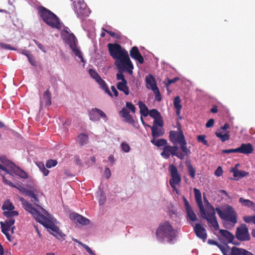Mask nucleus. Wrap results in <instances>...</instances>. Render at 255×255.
I'll return each instance as SVG.
<instances>
[{"instance_id":"f257e3e1","label":"nucleus","mask_w":255,"mask_h":255,"mask_svg":"<svg viewBox=\"0 0 255 255\" xmlns=\"http://www.w3.org/2000/svg\"><path fill=\"white\" fill-rule=\"evenodd\" d=\"M22 207L30 213L33 217L39 223L47 229V230L57 239L62 238L65 235L62 233L58 227L44 215L40 214L38 211L33 207L31 203L25 200L23 198L20 197Z\"/></svg>"},{"instance_id":"f03ea898","label":"nucleus","mask_w":255,"mask_h":255,"mask_svg":"<svg viewBox=\"0 0 255 255\" xmlns=\"http://www.w3.org/2000/svg\"><path fill=\"white\" fill-rule=\"evenodd\" d=\"M194 192L195 200L199 208L202 218L206 219L215 230H218L219 225L216 217V213L214 207L211 206V208L206 212L202 202V196L200 191L197 188H194Z\"/></svg>"},{"instance_id":"7ed1b4c3","label":"nucleus","mask_w":255,"mask_h":255,"mask_svg":"<svg viewBox=\"0 0 255 255\" xmlns=\"http://www.w3.org/2000/svg\"><path fill=\"white\" fill-rule=\"evenodd\" d=\"M216 210L220 218L224 221V227L230 229L238 222V214L231 205H226L222 209L216 208Z\"/></svg>"},{"instance_id":"20e7f679","label":"nucleus","mask_w":255,"mask_h":255,"mask_svg":"<svg viewBox=\"0 0 255 255\" xmlns=\"http://www.w3.org/2000/svg\"><path fill=\"white\" fill-rule=\"evenodd\" d=\"M156 235L160 241L166 240L168 243L171 244L176 237V231L168 222H165L159 225L156 230Z\"/></svg>"},{"instance_id":"39448f33","label":"nucleus","mask_w":255,"mask_h":255,"mask_svg":"<svg viewBox=\"0 0 255 255\" xmlns=\"http://www.w3.org/2000/svg\"><path fill=\"white\" fill-rule=\"evenodd\" d=\"M38 14L47 25L53 28L60 29L61 24L59 18L50 10L40 6L38 8Z\"/></svg>"},{"instance_id":"423d86ee","label":"nucleus","mask_w":255,"mask_h":255,"mask_svg":"<svg viewBox=\"0 0 255 255\" xmlns=\"http://www.w3.org/2000/svg\"><path fill=\"white\" fill-rule=\"evenodd\" d=\"M169 137L170 141L174 144H179L183 152L189 154L190 151L187 147V142L185 140L183 132L181 129L180 125L178 128V130H171L169 133Z\"/></svg>"},{"instance_id":"0eeeda50","label":"nucleus","mask_w":255,"mask_h":255,"mask_svg":"<svg viewBox=\"0 0 255 255\" xmlns=\"http://www.w3.org/2000/svg\"><path fill=\"white\" fill-rule=\"evenodd\" d=\"M0 161L1 163L3 164L2 165L6 167L8 171L11 173V175L14 174L21 178H28V175L24 170L20 169L9 160L7 159L5 156H0Z\"/></svg>"},{"instance_id":"6e6552de","label":"nucleus","mask_w":255,"mask_h":255,"mask_svg":"<svg viewBox=\"0 0 255 255\" xmlns=\"http://www.w3.org/2000/svg\"><path fill=\"white\" fill-rule=\"evenodd\" d=\"M126 107H124L121 111L119 112L120 116L123 118V121L126 123L130 124L134 126L135 123L131 115L129 114V112L132 113H135L136 108L134 105L129 102H126Z\"/></svg>"},{"instance_id":"1a4fd4ad","label":"nucleus","mask_w":255,"mask_h":255,"mask_svg":"<svg viewBox=\"0 0 255 255\" xmlns=\"http://www.w3.org/2000/svg\"><path fill=\"white\" fill-rule=\"evenodd\" d=\"M108 47L110 55L116 60L128 54V51L118 43H109Z\"/></svg>"},{"instance_id":"9d476101","label":"nucleus","mask_w":255,"mask_h":255,"mask_svg":"<svg viewBox=\"0 0 255 255\" xmlns=\"http://www.w3.org/2000/svg\"><path fill=\"white\" fill-rule=\"evenodd\" d=\"M63 39L66 43L69 45L75 55L80 58L82 62H84L82 53L77 46L78 41L74 34L73 33H70L68 35H65Z\"/></svg>"},{"instance_id":"9b49d317","label":"nucleus","mask_w":255,"mask_h":255,"mask_svg":"<svg viewBox=\"0 0 255 255\" xmlns=\"http://www.w3.org/2000/svg\"><path fill=\"white\" fill-rule=\"evenodd\" d=\"M115 64L119 69V72L127 71L130 74L132 73L133 66L128 54H127L121 59L116 60Z\"/></svg>"},{"instance_id":"f8f14e48","label":"nucleus","mask_w":255,"mask_h":255,"mask_svg":"<svg viewBox=\"0 0 255 255\" xmlns=\"http://www.w3.org/2000/svg\"><path fill=\"white\" fill-rule=\"evenodd\" d=\"M169 171L171 178L169 180V184L173 191H175L177 194L179 193L178 190L176 188V185H179L181 182V177L178 171L177 167L173 164L169 166Z\"/></svg>"},{"instance_id":"ddd939ff","label":"nucleus","mask_w":255,"mask_h":255,"mask_svg":"<svg viewBox=\"0 0 255 255\" xmlns=\"http://www.w3.org/2000/svg\"><path fill=\"white\" fill-rule=\"evenodd\" d=\"M178 147L177 146H171L166 144L164 146L162 152L160 153L161 155L165 159H168L170 155L175 156L180 159L184 158L185 156L188 154H185L184 152H177Z\"/></svg>"},{"instance_id":"4468645a","label":"nucleus","mask_w":255,"mask_h":255,"mask_svg":"<svg viewBox=\"0 0 255 255\" xmlns=\"http://www.w3.org/2000/svg\"><path fill=\"white\" fill-rule=\"evenodd\" d=\"M74 10L78 17L83 19L89 16L90 11L84 0H78L73 2Z\"/></svg>"},{"instance_id":"2eb2a0df","label":"nucleus","mask_w":255,"mask_h":255,"mask_svg":"<svg viewBox=\"0 0 255 255\" xmlns=\"http://www.w3.org/2000/svg\"><path fill=\"white\" fill-rule=\"evenodd\" d=\"M116 79L118 81H120L117 83V89L126 95H129V89L128 86V82L123 72H118L116 75Z\"/></svg>"},{"instance_id":"dca6fc26","label":"nucleus","mask_w":255,"mask_h":255,"mask_svg":"<svg viewBox=\"0 0 255 255\" xmlns=\"http://www.w3.org/2000/svg\"><path fill=\"white\" fill-rule=\"evenodd\" d=\"M236 237L240 241H247L250 240L248 228L246 224H242L237 228Z\"/></svg>"},{"instance_id":"f3484780","label":"nucleus","mask_w":255,"mask_h":255,"mask_svg":"<svg viewBox=\"0 0 255 255\" xmlns=\"http://www.w3.org/2000/svg\"><path fill=\"white\" fill-rule=\"evenodd\" d=\"M229 128V124L228 123H226L223 127H221L219 129H218L215 132L216 136L218 137L222 142H224L230 139V131H227L225 132V131Z\"/></svg>"},{"instance_id":"a211bd4d","label":"nucleus","mask_w":255,"mask_h":255,"mask_svg":"<svg viewBox=\"0 0 255 255\" xmlns=\"http://www.w3.org/2000/svg\"><path fill=\"white\" fill-rule=\"evenodd\" d=\"M36 191V189L34 190H27L24 195L31 198V201L34 203V205L41 209L44 214L48 215L47 211L39 205V200L35 194Z\"/></svg>"},{"instance_id":"6ab92c4d","label":"nucleus","mask_w":255,"mask_h":255,"mask_svg":"<svg viewBox=\"0 0 255 255\" xmlns=\"http://www.w3.org/2000/svg\"><path fill=\"white\" fill-rule=\"evenodd\" d=\"M90 120L92 121H98L100 118L99 116L104 119H107L106 114L100 109L93 108L89 112Z\"/></svg>"},{"instance_id":"aec40b11","label":"nucleus","mask_w":255,"mask_h":255,"mask_svg":"<svg viewBox=\"0 0 255 255\" xmlns=\"http://www.w3.org/2000/svg\"><path fill=\"white\" fill-rule=\"evenodd\" d=\"M183 200L184 202V207L187 214V217L191 221H196L197 220V216L195 212H194L192 208L190 206L187 199L185 197H183Z\"/></svg>"},{"instance_id":"412c9836","label":"nucleus","mask_w":255,"mask_h":255,"mask_svg":"<svg viewBox=\"0 0 255 255\" xmlns=\"http://www.w3.org/2000/svg\"><path fill=\"white\" fill-rule=\"evenodd\" d=\"M69 218L75 223H79L83 225H87L90 223V220L76 213L70 214Z\"/></svg>"},{"instance_id":"4be33fe9","label":"nucleus","mask_w":255,"mask_h":255,"mask_svg":"<svg viewBox=\"0 0 255 255\" xmlns=\"http://www.w3.org/2000/svg\"><path fill=\"white\" fill-rule=\"evenodd\" d=\"M219 233L221 237V239L226 242V244L231 243L235 239L234 235L227 230L220 229Z\"/></svg>"},{"instance_id":"5701e85b","label":"nucleus","mask_w":255,"mask_h":255,"mask_svg":"<svg viewBox=\"0 0 255 255\" xmlns=\"http://www.w3.org/2000/svg\"><path fill=\"white\" fill-rule=\"evenodd\" d=\"M194 232L196 236L205 241L207 237L206 229L202 227L200 224H196L194 229Z\"/></svg>"},{"instance_id":"b1692460","label":"nucleus","mask_w":255,"mask_h":255,"mask_svg":"<svg viewBox=\"0 0 255 255\" xmlns=\"http://www.w3.org/2000/svg\"><path fill=\"white\" fill-rule=\"evenodd\" d=\"M129 54L131 57L137 61L139 63L142 64L144 62V58L140 53L137 47H132L129 51Z\"/></svg>"},{"instance_id":"393cba45","label":"nucleus","mask_w":255,"mask_h":255,"mask_svg":"<svg viewBox=\"0 0 255 255\" xmlns=\"http://www.w3.org/2000/svg\"><path fill=\"white\" fill-rule=\"evenodd\" d=\"M208 243L211 245L217 246L220 249L223 255H225V253H227V255H229L231 248H230V247L227 244L225 245H222L219 244L217 242L212 239H209L208 240Z\"/></svg>"},{"instance_id":"a878e982","label":"nucleus","mask_w":255,"mask_h":255,"mask_svg":"<svg viewBox=\"0 0 255 255\" xmlns=\"http://www.w3.org/2000/svg\"><path fill=\"white\" fill-rule=\"evenodd\" d=\"M146 87L152 91L158 88L155 78L151 74H149L145 77Z\"/></svg>"},{"instance_id":"bb28decb","label":"nucleus","mask_w":255,"mask_h":255,"mask_svg":"<svg viewBox=\"0 0 255 255\" xmlns=\"http://www.w3.org/2000/svg\"><path fill=\"white\" fill-rule=\"evenodd\" d=\"M0 174L2 176L3 181L5 184H7L11 187H14L17 189L20 192L25 194V192L27 191V189L24 187H23L22 185L20 184H18L17 185H14L11 182L9 181V180L6 179V178L5 177V174H2L1 173Z\"/></svg>"},{"instance_id":"cd10ccee","label":"nucleus","mask_w":255,"mask_h":255,"mask_svg":"<svg viewBox=\"0 0 255 255\" xmlns=\"http://www.w3.org/2000/svg\"><path fill=\"white\" fill-rule=\"evenodd\" d=\"M239 148V153L243 154H250L253 152V147L252 144L249 143L247 144L242 143Z\"/></svg>"},{"instance_id":"c85d7f7f","label":"nucleus","mask_w":255,"mask_h":255,"mask_svg":"<svg viewBox=\"0 0 255 255\" xmlns=\"http://www.w3.org/2000/svg\"><path fill=\"white\" fill-rule=\"evenodd\" d=\"M151 130V135L153 138H156L159 136H162L164 134V130L162 128H158L156 125L149 126Z\"/></svg>"},{"instance_id":"c756f323","label":"nucleus","mask_w":255,"mask_h":255,"mask_svg":"<svg viewBox=\"0 0 255 255\" xmlns=\"http://www.w3.org/2000/svg\"><path fill=\"white\" fill-rule=\"evenodd\" d=\"M239 202L243 207L255 210V203L249 199H246L243 197H240L239 198Z\"/></svg>"},{"instance_id":"7c9ffc66","label":"nucleus","mask_w":255,"mask_h":255,"mask_svg":"<svg viewBox=\"0 0 255 255\" xmlns=\"http://www.w3.org/2000/svg\"><path fill=\"white\" fill-rule=\"evenodd\" d=\"M96 82L100 85V88L103 90L106 94H108L110 97H113V94L109 90L107 84L105 81L101 78V77L96 81Z\"/></svg>"},{"instance_id":"2f4dec72","label":"nucleus","mask_w":255,"mask_h":255,"mask_svg":"<svg viewBox=\"0 0 255 255\" xmlns=\"http://www.w3.org/2000/svg\"><path fill=\"white\" fill-rule=\"evenodd\" d=\"M88 139L89 136L87 134L85 133H81L77 137L76 140L79 145L82 146L88 143Z\"/></svg>"},{"instance_id":"473e14b6","label":"nucleus","mask_w":255,"mask_h":255,"mask_svg":"<svg viewBox=\"0 0 255 255\" xmlns=\"http://www.w3.org/2000/svg\"><path fill=\"white\" fill-rule=\"evenodd\" d=\"M232 172L233 173L234 177L237 178V179L246 176L249 174V172L244 170H239L236 168L232 169Z\"/></svg>"},{"instance_id":"72a5a7b5","label":"nucleus","mask_w":255,"mask_h":255,"mask_svg":"<svg viewBox=\"0 0 255 255\" xmlns=\"http://www.w3.org/2000/svg\"><path fill=\"white\" fill-rule=\"evenodd\" d=\"M174 106L176 109V113L177 115H179L180 114V110L182 108L181 105V100L180 97L177 96L174 99Z\"/></svg>"},{"instance_id":"f704fd0d","label":"nucleus","mask_w":255,"mask_h":255,"mask_svg":"<svg viewBox=\"0 0 255 255\" xmlns=\"http://www.w3.org/2000/svg\"><path fill=\"white\" fill-rule=\"evenodd\" d=\"M43 100L45 101L46 106H49L51 105V93L49 89L44 93Z\"/></svg>"},{"instance_id":"c9c22d12","label":"nucleus","mask_w":255,"mask_h":255,"mask_svg":"<svg viewBox=\"0 0 255 255\" xmlns=\"http://www.w3.org/2000/svg\"><path fill=\"white\" fill-rule=\"evenodd\" d=\"M156 138H153L151 140V142L152 144L154 145L157 146V147H160L162 146H165L167 143V140L165 139H159L157 140H155Z\"/></svg>"},{"instance_id":"e433bc0d","label":"nucleus","mask_w":255,"mask_h":255,"mask_svg":"<svg viewBox=\"0 0 255 255\" xmlns=\"http://www.w3.org/2000/svg\"><path fill=\"white\" fill-rule=\"evenodd\" d=\"M0 225H1V232H2V233L3 234L5 235L6 238L8 240H10V235L8 233V231L10 230V227H9L8 226H7L6 225V224H5L4 222V223L1 222Z\"/></svg>"},{"instance_id":"4c0bfd02","label":"nucleus","mask_w":255,"mask_h":255,"mask_svg":"<svg viewBox=\"0 0 255 255\" xmlns=\"http://www.w3.org/2000/svg\"><path fill=\"white\" fill-rule=\"evenodd\" d=\"M139 107L140 109V114L144 117H146L148 115V110L146 106L142 102H139Z\"/></svg>"},{"instance_id":"58836bf2","label":"nucleus","mask_w":255,"mask_h":255,"mask_svg":"<svg viewBox=\"0 0 255 255\" xmlns=\"http://www.w3.org/2000/svg\"><path fill=\"white\" fill-rule=\"evenodd\" d=\"M1 208L4 211L5 210H13L14 209V206L9 200H6L4 202Z\"/></svg>"},{"instance_id":"ea45409f","label":"nucleus","mask_w":255,"mask_h":255,"mask_svg":"<svg viewBox=\"0 0 255 255\" xmlns=\"http://www.w3.org/2000/svg\"><path fill=\"white\" fill-rule=\"evenodd\" d=\"M186 166L189 175L192 178L194 179L195 177V169L190 162L186 163Z\"/></svg>"},{"instance_id":"a19ab883","label":"nucleus","mask_w":255,"mask_h":255,"mask_svg":"<svg viewBox=\"0 0 255 255\" xmlns=\"http://www.w3.org/2000/svg\"><path fill=\"white\" fill-rule=\"evenodd\" d=\"M3 214L4 216L7 217L8 218H11L14 216H17L18 215V213L17 211H13V210L4 211Z\"/></svg>"},{"instance_id":"79ce46f5","label":"nucleus","mask_w":255,"mask_h":255,"mask_svg":"<svg viewBox=\"0 0 255 255\" xmlns=\"http://www.w3.org/2000/svg\"><path fill=\"white\" fill-rule=\"evenodd\" d=\"M150 117L156 119L161 116L160 113L156 109H152L148 113Z\"/></svg>"},{"instance_id":"37998d69","label":"nucleus","mask_w":255,"mask_h":255,"mask_svg":"<svg viewBox=\"0 0 255 255\" xmlns=\"http://www.w3.org/2000/svg\"><path fill=\"white\" fill-rule=\"evenodd\" d=\"M89 73L90 75V76L95 80V81H97L99 80L101 77L99 75V74L94 70L92 69H90L89 70Z\"/></svg>"},{"instance_id":"c03bdc74","label":"nucleus","mask_w":255,"mask_h":255,"mask_svg":"<svg viewBox=\"0 0 255 255\" xmlns=\"http://www.w3.org/2000/svg\"><path fill=\"white\" fill-rule=\"evenodd\" d=\"M243 220L246 223H253L255 225V215L245 216L243 217Z\"/></svg>"},{"instance_id":"a18cd8bd","label":"nucleus","mask_w":255,"mask_h":255,"mask_svg":"<svg viewBox=\"0 0 255 255\" xmlns=\"http://www.w3.org/2000/svg\"><path fill=\"white\" fill-rule=\"evenodd\" d=\"M197 141L199 142L203 143L204 145L208 146V141L206 139V135L204 134L198 135L197 137Z\"/></svg>"},{"instance_id":"49530a36","label":"nucleus","mask_w":255,"mask_h":255,"mask_svg":"<svg viewBox=\"0 0 255 255\" xmlns=\"http://www.w3.org/2000/svg\"><path fill=\"white\" fill-rule=\"evenodd\" d=\"M57 164V161L55 159H49L46 162L45 166L47 168H50L55 167Z\"/></svg>"},{"instance_id":"de8ad7c7","label":"nucleus","mask_w":255,"mask_h":255,"mask_svg":"<svg viewBox=\"0 0 255 255\" xmlns=\"http://www.w3.org/2000/svg\"><path fill=\"white\" fill-rule=\"evenodd\" d=\"M153 125H156L157 127L159 126V127H162L163 126V122L161 116L154 119Z\"/></svg>"},{"instance_id":"09e8293b","label":"nucleus","mask_w":255,"mask_h":255,"mask_svg":"<svg viewBox=\"0 0 255 255\" xmlns=\"http://www.w3.org/2000/svg\"><path fill=\"white\" fill-rule=\"evenodd\" d=\"M79 244L81 245L90 255H96L88 246L82 243H79Z\"/></svg>"},{"instance_id":"8fccbe9b","label":"nucleus","mask_w":255,"mask_h":255,"mask_svg":"<svg viewBox=\"0 0 255 255\" xmlns=\"http://www.w3.org/2000/svg\"><path fill=\"white\" fill-rule=\"evenodd\" d=\"M103 30L108 33L111 37L116 38L117 39H120L121 38V35L120 34L115 33L114 32H113L112 31H110L108 30H106L105 29H103Z\"/></svg>"},{"instance_id":"3c124183","label":"nucleus","mask_w":255,"mask_h":255,"mask_svg":"<svg viewBox=\"0 0 255 255\" xmlns=\"http://www.w3.org/2000/svg\"><path fill=\"white\" fill-rule=\"evenodd\" d=\"M179 80V78L178 77H174V78L172 79H169L168 78H167L166 82V86L167 87L169 85L172 83H174L178 81Z\"/></svg>"},{"instance_id":"603ef678","label":"nucleus","mask_w":255,"mask_h":255,"mask_svg":"<svg viewBox=\"0 0 255 255\" xmlns=\"http://www.w3.org/2000/svg\"><path fill=\"white\" fill-rule=\"evenodd\" d=\"M152 91L155 94L156 100L158 102L160 101L161 100V96L160 94L159 89H155V90H153Z\"/></svg>"},{"instance_id":"864d4df0","label":"nucleus","mask_w":255,"mask_h":255,"mask_svg":"<svg viewBox=\"0 0 255 255\" xmlns=\"http://www.w3.org/2000/svg\"><path fill=\"white\" fill-rule=\"evenodd\" d=\"M121 147L122 150L125 152H129L130 148L129 145L125 142H123L121 144Z\"/></svg>"},{"instance_id":"5fc2aeb1","label":"nucleus","mask_w":255,"mask_h":255,"mask_svg":"<svg viewBox=\"0 0 255 255\" xmlns=\"http://www.w3.org/2000/svg\"><path fill=\"white\" fill-rule=\"evenodd\" d=\"M0 46L4 49L7 50H15V48L12 47L10 45L4 43L2 42L0 43Z\"/></svg>"},{"instance_id":"6e6d98bb","label":"nucleus","mask_w":255,"mask_h":255,"mask_svg":"<svg viewBox=\"0 0 255 255\" xmlns=\"http://www.w3.org/2000/svg\"><path fill=\"white\" fill-rule=\"evenodd\" d=\"M14 222L15 220L13 218H8V220L4 221V223L10 228L14 224Z\"/></svg>"},{"instance_id":"4d7b16f0","label":"nucleus","mask_w":255,"mask_h":255,"mask_svg":"<svg viewBox=\"0 0 255 255\" xmlns=\"http://www.w3.org/2000/svg\"><path fill=\"white\" fill-rule=\"evenodd\" d=\"M233 152H239V148L236 149H224L222 150L223 153H230Z\"/></svg>"},{"instance_id":"13d9d810","label":"nucleus","mask_w":255,"mask_h":255,"mask_svg":"<svg viewBox=\"0 0 255 255\" xmlns=\"http://www.w3.org/2000/svg\"><path fill=\"white\" fill-rule=\"evenodd\" d=\"M215 175L218 177L221 176L223 174V169L221 166H218L215 171Z\"/></svg>"},{"instance_id":"bf43d9fd","label":"nucleus","mask_w":255,"mask_h":255,"mask_svg":"<svg viewBox=\"0 0 255 255\" xmlns=\"http://www.w3.org/2000/svg\"><path fill=\"white\" fill-rule=\"evenodd\" d=\"M214 123H215L214 120L213 119H210V120H209L207 121V122L205 126L207 128H211L214 126Z\"/></svg>"},{"instance_id":"052dcab7","label":"nucleus","mask_w":255,"mask_h":255,"mask_svg":"<svg viewBox=\"0 0 255 255\" xmlns=\"http://www.w3.org/2000/svg\"><path fill=\"white\" fill-rule=\"evenodd\" d=\"M34 43L36 44V45L37 46V47L41 50L43 52H46V50H45V47L42 44H41L40 43H39V42H38L37 41L35 40H33Z\"/></svg>"},{"instance_id":"680f3d73","label":"nucleus","mask_w":255,"mask_h":255,"mask_svg":"<svg viewBox=\"0 0 255 255\" xmlns=\"http://www.w3.org/2000/svg\"><path fill=\"white\" fill-rule=\"evenodd\" d=\"M105 175L107 178H109L111 176V170L108 167L106 168V169H105Z\"/></svg>"},{"instance_id":"e2e57ef3","label":"nucleus","mask_w":255,"mask_h":255,"mask_svg":"<svg viewBox=\"0 0 255 255\" xmlns=\"http://www.w3.org/2000/svg\"><path fill=\"white\" fill-rule=\"evenodd\" d=\"M111 90H112V92H113L115 96L116 97H117L119 96V92H118L117 90L116 89V88H115V87L114 86H111Z\"/></svg>"},{"instance_id":"0e129e2a","label":"nucleus","mask_w":255,"mask_h":255,"mask_svg":"<svg viewBox=\"0 0 255 255\" xmlns=\"http://www.w3.org/2000/svg\"><path fill=\"white\" fill-rule=\"evenodd\" d=\"M28 59L29 63L32 65L35 66V62L34 58L33 56H32V55L30 57H28Z\"/></svg>"},{"instance_id":"69168bd1","label":"nucleus","mask_w":255,"mask_h":255,"mask_svg":"<svg viewBox=\"0 0 255 255\" xmlns=\"http://www.w3.org/2000/svg\"><path fill=\"white\" fill-rule=\"evenodd\" d=\"M40 171L42 172L44 176H47L48 175L49 173V171L45 168V167H44L43 168H42Z\"/></svg>"},{"instance_id":"338daca9","label":"nucleus","mask_w":255,"mask_h":255,"mask_svg":"<svg viewBox=\"0 0 255 255\" xmlns=\"http://www.w3.org/2000/svg\"><path fill=\"white\" fill-rule=\"evenodd\" d=\"M69 31H70V30L68 27H64V28L63 29V30L62 32V36H63L64 37V36L65 35L64 34V33H66L67 35H68L69 34H70L69 33Z\"/></svg>"},{"instance_id":"774afa93","label":"nucleus","mask_w":255,"mask_h":255,"mask_svg":"<svg viewBox=\"0 0 255 255\" xmlns=\"http://www.w3.org/2000/svg\"><path fill=\"white\" fill-rule=\"evenodd\" d=\"M218 111V107L216 105H213V107L210 110V112L212 113H217Z\"/></svg>"}]
</instances>
